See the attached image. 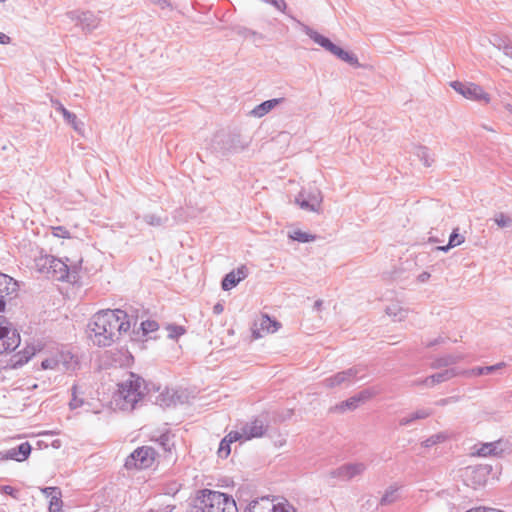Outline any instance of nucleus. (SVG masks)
<instances>
[{"label":"nucleus","mask_w":512,"mask_h":512,"mask_svg":"<svg viewBox=\"0 0 512 512\" xmlns=\"http://www.w3.org/2000/svg\"><path fill=\"white\" fill-rule=\"evenodd\" d=\"M167 330L169 332L168 336L171 339H176L185 333V329L182 326L177 325H169Z\"/></svg>","instance_id":"79ce46f5"},{"label":"nucleus","mask_w":512,"mask_h":512,"mask_svg":"<svg viewBox=\"0 0 512 512\" xmlns=\"http://www.w3.org/2000/svg\"><path fill=\"white\" fill-rule=\"evenodd\" d=\"M52 235L58 238H69V231L63 226L52 227Z\"/></svg>","instance_id":"de8ad7c7"},{"label":"nucleus","mask_w":512,"mask_h":512,"mask_svg":"<svg viewBox=\"0 0 512 512\" xmlns=\"http://www.w3.org/2000/svg\"><path fill=\"white\" fill-rule=\"evenodd\" d=\"M414 154L419 158L420 161L423 162L426 167H430L434 162L429 149L425 146L416 147Z\"/></svg>","instance_id":"c756f323"},{"label":"nucleus","mask_w":512,"mask_h":512,"mask_svg":"<svg viewBox=\"0 0 512 512\" xmlns=\"http://www.w3.org/2000/svg\"><path fill=\"white\" fill-rule=\"evenodd\" d=\"M288 237L291 240L300 242V243H307V242H313L316 239V236L304 231H301L299 229L290 231L288 233Z\"/></svg>","instance_id":"c85d7f7f"},{"label":"nucleus","mask_w":512,"mask_h":512,"mask_svg":"<svg viewBox=\"0 0 512 512\" xmlns=\"http://www.w3.org/2000/svg\"><path fill=\"white\" fill-rule=\"evenodd\" d=\"M494 450H495V447L492 443H488V444H485L483 445L479 450H478V454L480 456H489V455H492L494 453Z\"/></svg>","instance_id":"8fccbe9b"},{"label":"nucleus","mask_w":512,"mask_h":512,"mask_svg":"<svg viewBox=\"0 0 512 512\" xmlns=\"http://www.w3.org/2000/svg\"><path fill=\"white\" fill-rule=\"evenodd\" d=\"M302 27V31L310 38L312 39L316 44L324 48L326 51L330 52L331 54L335 55L339 59H341L344 62H347L348 64L359 67L360 64L358 62V58L355 54L350 53L348 51L343 50L339 46L332 43L328 38L321 35L317 31L313 30L309 26L300 23Z\"/></svg>","instance_id":"20e7f679"},{"label":"nucleus","mask_w":512,"mask_h":512,"mask_svg":"<svg viewBox=\"0 0 512 512\" xmlns=\"http://www.w3.org/2000/svg\"><path fill=\"white\" fill-rule=\"evenodd\" d=\"M52 105L78 134L84 133V123L79 121L74 113L68 111L58 100H52Z\"/></svg>","instance_id":"aec40b11"},{"label":"nucleus","mask_w":512,"mask_h":512,"mask_svg":"<svg viewBox=\"0 0 512 512\" xmlns=\"http://www.w3.org/2000/svg\"><path fill=\"white\" fill-rule=\"evenodd\" d=\"M429 278H430V273H428V272H422V273H420V274L418 275L417 280H418L419 282H421V283H424V282L428 281V280H429Z\"/></svg>","instance_id":"13d9d810"},{"label":"nucleus","mask_w":512,"mask_h":512,"mask_svg":"<svg viewBox=\"0 0 512 512\" xmlns=\"http://www.w3.org/2000/svg\"><path fill=\"white\" fill-rule=\"evenodd\" d=\"M489 42H490V44H492L494 47H496L499 50H502L503 46L505 44H507V42L504 39H502L500 36H498V35H493L489 39Z\"/></svg>","instance_id":"3c124183"},{"label":"nucleus","mask_w":512,"mask_h":512,"mask_svg":"<svg viewBox=\"0 0 512 512\" xmlns=\"http://www.w3.org/2000/svg\"><path fill=\"white\" fill-rule=\"evenodd\" d=\"M236 32L239 36H242L246 39H252L254 42L262 41L264 39V36L261 33L246 27H239Z\"/></svg>","instance_id":"72a5a7b5"},{"label":"nucleus","mask_w":512,"mask_h":512,"mask_svg":"<svg viewBox=\"0 0 512 512\" xmlns=\"http://www.w3.org/2000/svg\"><path fill=\"white\" fill-rule=\"evenodd\" d=\"M463 358H464V356L462 354H449V355H446V356L436 359L433 362L432 367L433 368H441V367L453 365V364H456L459 361H461Z\"/></svg>","instance_id":"bb28decb"},{"label":"nucleus","mask_w":512,"mask_h":512,"mask_svg":"<svg viewBox=\"0 0 512 512\" xmlns=\"http://www.w3.org/2000/svg\"><path fill=\"white\" fill-rule=\"evenodd\" d=\"M42 494L45 495L46 497H49L51 498L53 496V494H56L60 491V488L58 487H44V488H41L40 489Z\"/></svg>","instance_id":"5fc2aeb1"},{"label":"nucleus","mask_w":512,"mask_h":512,"mask_svg":"<svg viewBox=\"0 0 512 512\" xmlns=\"http://www.w3.org/2000/svg\"><path fill=\"white\" fill-rule=\"evenodd\" d=\"M131 323L128 315L121 309L103 310L96 313L88 325L91 341L99 347L114 343L122 333L129 331Z\"/></svg>","instance_id":"f257e3e1"},{"label":"nucleus","mask_w":512,"mask_h":512,"mask_svg":"<svg viewBox=\"0 0 512 512\" xmlns=\"http://www.w3.org/2000/svg\"><path fill=\"white\" fill-rule=\"evenodd\" d=\"M367 466L363 462L345 463L330 472L331 477L338 478L342 481H349L357 476L362 475Z\"/></svg>","instance_id":"ddd939ff"},{"label":"nucleus","mask_w":512,"mask_h":512,"mask_svg":"<svg viewBox=\"0 0 512 512\" xmlns=\"http://www.w3.org/2000/svg\"><path fill=\"white\" fill-rule=\"evenodd\" d=\"M67 17L88 32L96 29L99 24L98 17L91 11L74 10L68 12Z\"/></svg>","instance_id":"4468645a"},{"label":"nucleus","mask_w":512,"mask_h":512,"mask_svg":"<svg viewBox=\"0 0 512 512\" xmlns=\"http://www.w3.org/2000/svg\"><path fill=\"white\" fill-rule=\"evenodd\" d=\"M443 342H444V338L442 336H438V337H436L435 339H433L431 341H427L425 343V345L427 347H433V346H436V345L441 344Z\"/></svg>","instance_id":"6e6d98bb"},{"label":"nucleus","mask_w":512,"mask_h":512,"mask_svg":"<svg viewBox=\"0 0 512 512\" xmlns=\"http://www.w3.org/2000/svg\"><path fill=\"white\" fill-rule=\"evenodd\" d=\"M377 394V391L374 389H365L356 394L358 400L360 403H365L366 401L370 400Z\"/></svg>","instance_id":"ea45409f"},{"label":"nucleus","mask_w":512,"mask_h":512,"mask_svg":"<svg viewBox=\"0 0 512 512\" xmlns=\"http://www.w3.org/2000/svg\"><path fill=\"white\" fill-rule=\"evenodd\" d=\"M279 328V322L272 320L268 315L263 314L254 322L252 327V335L255 339H259L266 334L276 332Z\"/></svg>","instance_id":"2eb2a0df"},{"label":"nucleus","mask_w":512,"mask_h":512,"mask_svg":"<svg viewBox=\"0 0 512 512\" xmlns=\"http://www.w3.org/2000/svg\"><path fill=\"white\" fill-rule=\"evenodd\" d=\"M458 375H460L459 369H457V368L446 369L443 372L436 373V374L431 375L430 377H427L423 381V384H425L426 386L432 387L435 384L445 382V381L450 380L453 377L458 376Z\"/></svg>","instance_id":"4be33fe9"},{"label":"nucleus","mask_w":512,"mask_h":512,"mask_svg":"<svg viewBox=\"0 0 512 512\" xmlns=\"http://www.w3.org/2000/svg\"><path fill=\"white\" fill-rule=\"evenodd\" d=\"M451 247L449 246V243L446 245V246H439L437 247V250H441V251H448Z\"/></svg>","instance_id":"69168bd1"},{"label":"nucleus","mask_w":512,"mask_h":512,"mask_svg":"<svg viewBox=\"0 0 512 512\" xmlns=\"http://www.w3.org/2000/svg\"><path fill=\"white\" fill-rule=\"evenodd\" d=\"M247 276V269L245 266H241L237 268V270H233L225 275L222 280V289L225 291L231 290L234 288L241 280L245 279Z\"/></svg>","instance_id":"412c9836"},{"label":"nucleus","mask_w":512,"mask_h":512,"mask_svg":"<svg viewBox=\"0 0 512 512\" xmlns=\"http://www.w3.org/2000/svg\"><path fill=\"white\" fill-rule=\"evenodd\" d=\"M493 221L499 228H512V217L503 212L496 213Z\"/></svg>","instance_id":"f704fd0d"},{"label":"nucleus","mask_w":512,"mask_h":512,"mask_svg":"<svg viewBox=\"0 0 512 512\" xmlns=\"http://www.w3.org/2000/svg\"><path fill=\"white\" fill-rule=\"evenodd\" d=\"M213 311L215 314H220L223 312V306L220 303H217L216 305H214Z\"/></svg>","instance_id":"e2e57ef3"},{"label":"nucleus","mask_w":512,"mask_h":512,"mask_svg":"<svg viewBox=\"0 0 512 512\" xmlns=\"http://www.w3.org/2000/svg\"><path fill=\"white\" fill-rule=\"evenodd\" d=\"M147 512H158V511H154V510H149V511H147Z\"/></svg>","instance_id":"774afa93"},{"label":"nucleus","mask_w":512,"mask_h":512,"mask_svg":"<svg viewBox=\"0 0 512 512\" xmlns=\"http://www.w3.org/2000/svg\"><path fill=\"white\" fill-rule=\"evenodd\" d=\"M61 498H62L61 490L58 493L53 494V496L50 498V501H49V506H48L49 512H62L63 502H62Z\"/></svg>","instance_id":"c9c22d12"},{"label":"nucleus","mask_w":512,"mask_h":512,"mask_svg":"<svg viewBox=\"0 0 512 512\" xmlns=\"http://www.w3.org/2000/svg\"><path fill=\"white\" fill-rule=\"evenodd\" d=\"M244 512H295L287 502H279L268 496L252 500Z\"/></svg>","instance_id":"6e6552de"},{"label":"nucleus","mask_w":512,"mask_h":512,"mask_svg":"<svg viewBox=\"0 0 512 512\" xmlns=\"http://www.w3.org/2000/svg\"><path fill=\"white\" fill-rule=\"evenodd\" d=\"M322 305H323V301L322 300H317V301H315L313 308L316 311H320Z\"/></svg>","instance_id":"0e129e2a"},{"label":"nucleus","mask_w":512,"mask_h":512,"mask_svg":"<svg viewBox=\"0 0 512 512\" xmlns=\"http://www.w3.org/2000/svg\"><path fill=\"white\" fill-rule=\"evenodd\" d=\"M41 367L44 370H53V371L59 370V364L56 361L53 351L47 353L46 356L42 359Z\"/></svg>","instance_id":"2f4dec72"},{"label":"nucleus","mask_w":512,"mask_h":512,"mask_svg":"<svg viewBox=\"0 0 512 512\" xmlns=\"http://www.w3.org/2000/svg\"><path fill=\"white\" fill-rule=\"evenodd\" d=\"M506 366H507V364L505 362H499V363H497L495 365L485 366L484 367V373H485V375H489V374H492V373L500 372Z\"/></svg>","instance_id":"49530a36"},{"label":"nucleus","mask_w":512,"mask_h":512,"mask_svg":"<svg viewBox=\"0 0 512 512\" xmlns=\"http://www.w3.org/2000/svg\"><path fill=\"white\" fill-rule=\"evenodd\" d=\"M143 220L150 226L159 227L167 221V218H162L155 214H147L143 217Z\"/></svg>","instance_id":"58836bf2"},{"label":"nucleus","mask_w":512,"mask_h":512,"mask_svg":"<svg viewBox=\"0 0 512 512\" xmlns=\"http://www.w3.org/2000/svg\"><path fill=\"white\" fill-rule=\"evenodd\" d=\"M20 335L13 324L0 315V355L14 351L20 344Z\"/></svg>","instance_id":"423d86ee"},{"label":"nucleus","mask_w":512,"mask_h":512,"mask_svg":"<svg viewBox=\"0 0 512 512\" xmlns=\"http://www.w3.org/2000/svg\"><path fill=\"white\" fill-rule=\"evenodd\" d=\"M2 491L5 493V494H8V495H11L13 497H15L14 495V492H15V489L11 486H3L2 487Z\"/></svg>","instance_id":"052dcab7"},{"label":"nucleus","mask_w":512,"mask_h":512,"mask_svg":"<svg viewBox=\"0 0 512 512\" xmlns=\"http://www.w3.org/2000/svg\"><path fill=\"white\" fill-rule=\"evenodd\" d=\"M267 425L261 419H255L243 426L241 440H250L252 438L262 437L266 432Z\"/></svg>","instance_id":"6ab92c4d"},{"label":"nucleus","mask_w":512,"mask_h":512,"mask_svg":"<svg viewBox=\"0 0 512 512\" xmlns=\"http://www.w3.org/2000/svg\"><path fill=\"white\" fill-rule=\"evenodd\" d=\"M156 452L152 447L142 446L132 452L125 461L127 469H145L154 463Z\"/></svg>","instance_id":"1a4fd4ad"},{"label":"nucleus","mask_w":512,"mask_h":512,"mask_svg":"<svg viewBox=\"0 0 512 512\" xmlns=\"http://www.w3.org/2000/svg\"><path fill=\"white\" fill-rule=\"evenodd\" d=\"M267 3L275 7L278 11L285 13L286 12V2L285 0H265Z\"/></svg>","instance_id":"09e8293b"},{"label":"nucleus","mask_w":512,"mask_h":512,"mask_svg":"<svg viewBox=\"0 0 512 512\" xmlns=\"http://www.w3.org/2000/svg\"><path fill=\"white\" fill-rule=\"evenodd\" d=\"M141 328L144 335L154 332L158 329V323L153 320H147L141 323Z\"/></svg>","instance_id":"a19ab883"},{"label":"nucleus","mask_w":512,"mask_h":512,"mask_svg":"<svg viewBox=\"0 0 512 512\" xmlns=\"http://www.w3.org/2000/svg\"><path fill=\"white\" fill-rule=\"evenodd\" d=\"M458 400H459L458 396H450V397L443 398V399L436 401L435 404L437 406H445L448 404L456 403Z\"/></svg>","instance_id":"864d4df0"},{"label":"nucleus","mask_w":512,"mask_h":512,"mask_svg":"<svg viewBox=\"0 0 512 512\" xmlns=\"http://www.w3.org/2000/svg\"><path fill=\"white\" fill-rule=\"evenodd\" d=\"M10 41H11V38L8 35L0 32V44H3V45L9 44Z\"/></svg>","instance_id":"bf43d9fd"},{"label":"nucleus","mask_w":512,"mask_h":512,"mask_svg":"<svg viewBox=\"0 0 512 512\" xmlns=\"http://www.w3.org/2000/svg\"><path fill=\"white\" fill-rule=\"evenodd\" d=\"M360 401L358 400L357 396L354 395L350 397L349 399L343 401L341 404L336 406L337 409L344 412L346 410H355L360 405Z\"/></svg>","instance_id":"4c0bfd02"},{"label":"nucleus","mask_w":512,"mask_h":512,"mask_svg":"<svg viewBox=\"0 0 512 512\" xmlns=\"http://www.w3.org/2000/svg\"><path fill=\"white\" fill-rule=\"evenodd\" d=\"M464 242V237L462 235H459L457 233V229H455L450 237H449V246L450 247H456Z\"/></svg>","instance_id":"c03bdc74"},{"label":"nucleus","mask_w":512,"mask_h":512,"mask_svg":"<svg viewBox=\"0 0 512 512\" xmlns=\"http://www.w3.org/2000/svg\"><path fill=\"white\" fill-rule=\"evenodd\" d=\"M284 101L285 98H274L264 101L261 104L257 105L252 110V114L255 117L261 118L265 116L267 113H269L271 110H273L275 107H277L279 104L283 103Z\"/></svg>","instance_id":"b1692460"},{"label":"nucleus","mask_w":512,"mask_h":512,"mask_svg":"<svg viewBox=\"0 0 512 512\" xmlns=\"http://www.w3.org/2000/svg\"><path fill=\"white\" fill-rule=\"evenodd\" d=\"M386 313L393 318L394 321H402L406 318L408 311L397 303H393L386 308Z\"/></svg>","instance_id":"cd10ccee"},{"label":"nucleus","mask_w":512,"mask_h":512,"mask_svg":"<svg viewBox=\"0 0 512 512\" xmlns=\"http://www.w3.org/2000/svg\"><path fill=\"white\" fill-rule=\"evenodd\" d=\"M18 289L17 282L10 276L0 273V311L4 310L6 298L16 293Z\"/></svg>","instance_id":"a211bd4d"},{"label":"nucleus","mask_w":512,"mask_h":512,"mask_svg":"<svg viewBox=\"0 0 512 512\" xmlns=\"http://www.w3.org/2000/svg\"><path fill=\"white\" fill-rule=\"evenodd\" d=\"M57 363L59 364L58 372H72L78 369V358L68 350H53Z\"/></svg>","instance_id":"dca6fc26"},{"label":"nucleus","mask_w":512,"mask_h":512,"mask_svg":"<svg viewBox=\"0 0 512 512\" xmlns=\"http://www.w3.org/2000/svg\"><path fill=\"white\" fill-rule=\"evenodd\" d=\"M31 449V445L28 442H23L17 447L0 451V462L6 460L25 461L29 457Z\"/></svg>","instance_id":"f3484780"},{"label":"nucleus","mask_w":512,"mask_h":512,"mask_svg":"<svg viewBox=\"0 0 512 512\" xmlns=\"http://www.w3.org/2000/svg\"><path fill=\"white\" fill-rule=\"evenodd\" d=\"M323 197L319 189L302 190L295 197V202L303 210L310 212H321Z\"/></svg>","instance_id":"f8f14e48"},{"label":"nucleus","mask_w":512,"mask_h":512,"mask_svg":"<svg viewBox=\"0 0 512 512\" xmlns=\"http://www.w3.org/2000/svg\"><path fill=\"white\" fill-rule=\"evenodd\" d=\"M398 487L390 486L381 497V505H390L398 500Z\"/></svg>","instance_id":"7c9ffc66"},{"label":"nucleus","mask_w":512,"mask_h":512,"mask_svg":"<svg viewBox=\"0 0 512 512\" xmlns=\"http://www.w3.org/2000/svg\"><path fill=\"white\" fill-rule=\"evenodd\" d=\"M460 375L466 376V377H477L485 375L484 373V367H476L470 370H460Z\"/></svg>","instance_id":"37998d69"},{"label":"nucleus","mask_w":512,"mask_h":512,"mask_svg":"<svg viewBox=\"0 0 512 512\" xmlns=\"http://www.w3.org/2000/svg\"><path fill=\"white\" fill-rule=\"evenodd\" d=\"M491 471L490 465L468 466L463 474L465 484L473 489L482 487L487 483Z\"/></svg>","instance_id":"9b49d317"},{"label":"nucleus","mask_w":512,"mask_h":512,"mask_svg":"<svg viewBox=\"0 0 512 512\" xmlns=\"http://www.w3.org/2000/svg\"><path fill=\"white\" fill-rule=\"evenodd\" d=\"M146 392L144 379L129 373L127 378L118 384V390L113 397L115 405L123 411H132L144 399Z\"/></svg>","instance_id":"f03ea898"},{"label":"nucleus","mask_w":512,"mask_h":512,"mask_svg":"<svg viewBox=\"0 0 512 512\" xmlns=\"http://www.w3.org/2000/svg\"><path fill=\"white\" fill-rule=\"evenodd\" d=\"M194 512H238L232 496L219 491L203 489L194 499Z\"/></svg>","instance_id":"7ed1b4c3"},{"label":"nucleus","mask_w":512,"mask_h":512,"mask_svg":"<svg viewBox=\"0 0 512 512\" xmlns=\"http://www.w3.org/2000/svg\"><path fill=\"white\" fill-rule=\"evenodd\" d=\"M173 402V396H170L169 392L161 393L156 400V403L160 406H170Z\"/></svg>","instance_id":"a18cd8bd"},{"label":"nucleus","mask_w":512,"mask_h":512,"mask_svg":"<svg viewBox=\"0 0 512 512\" xmlns=\"http://www.w3.org/2000/svg\"><path fill=\"white\" fill-rule=\"evenodd\" d=\"M72 398L69 402L70 409L74 410L84 405V399L79 397V388L77 385H73L71 388Z\"/></svg>","instance_id":"e433bc0d"},{"label":"nucleus","mask_w":512,"mask_h":512,"mask_svg":"<svg viewBox=\"0 0 512 512\" xmlns=\"http://www.w3.org/2000/svg\"><path fill=\"white\" fill-rule=\"evenodd\" d=\"M69 261V259H67ZM81 260L77 263L64 262L61 259L55 258L51 269L48 270L46 276L52 277L60 281H75Z\"/></svg>","instance_id":"9d476101"},{"label":"nucleus","mask_w":512,"mask_h":512,"mask_svg":"<svg viewBox=\"0 0 512 512\" xmlns=\"http://www.w3.org/2000/svg\"><path fill=\"white\" fill-rule=\"evenodd\" d=\"M448 439V434L446 432H439L434 435H431L426 440L422 442V445L426 448H430L439 443H443Z\"/></svg>","instance_id":"473e14b6"},{"label":"nucleus","mask_w":512,"mask_h":512,"mask_svg":"<svg viewBox=\"0 0 512 512\" xmlns=\"http://www.w3.org/2000/svg\"><path fill=\"white\" fill-rule=\"evenodd\" d=\"M238 440H241V434L238 431H232L225 438H223L219 444V457L226 458L231 452L230 445Z\"/></svg>","instance_id":"393cba45"},{"label":"nucleus","mask_w":512,"mask_h":512,"mask_svg":"<svg viewBox=\"0 0 512 512\" xmlns=\"http://www.w3.org/2000/svg\"><path fill=\"white\" fill-rule=\"evenodd\" d=\"M364 367L357 365L338 372L322 381L326 388L349 387L364 377Z\"/></svg>","instance_id":"39448f33"},{"label":"nucleus","mask_w":512,"mask_h":512,"mask_svg":"<svg viewBox=\"0 0 512 512\" xmlns=\"http://www.w3.org/2000/svg\"><path fill=\"white\" fill-rule=\"evenodd\" d=\"M153 3H156V4H164L166 3V0H151Z\"/></svg>","instance_id":"338daca9"},{"label":"nucleus","mask_w":512,"mask_h":512,"mask_svg":"<svg viewBox=\"0 0 512 512\" xmlns=\"http://www.w3.org/2000/svg\"><path fill=\"white\" fill-rule=\"evenodd\" d=\"M503 52L506 56L512 58V44L511 43H507L503 46Z\"/></svg>","instance_id":"4d7b16f0"},{"label":"nucleus","mask_w":512,"mask_h":512,"mask_svg":"<svg viewBox=\"0 0 512 512\" xmlns=\"http://www.w3.org/2000/svg\"><path fill=\"white\" fill-rule=\"evenodd\" d=\"M34 354H35V348H31V351L30 350L24 351L23 357L25 358V362H27Z\"/></svg>","instance_id":"680f3d73"},{"label":"nucleus","mask_w":512,"mask_h":512,"mask_svg":"<svg viewBox=\"0 0 512 512\" xmlns=\"http://www.w3.org/2000/svg\"><path fill=\"white\" fill-rule=\"evenodd\" d=\"M56 257L48 254H40L35 258V266L37 270L42 274H47L48 270L51 269Z\"/></svg>","instance_id":"a878e982"},{"label":"nucleus","mask_w":512,"mask_h":512,"mask_svg":"<svg viewBox=\"0 0 512 512\" xmlns=\"http://www.w3.org/2000/svg\"><path fill=\"white\" fill-rule=\"evenodd\" d=\"M433 414V410L429 408L418 409L406 416L399 419L400 426H409L416 420H422L430 417Z\"/></svg>","instance_id":"5701e85b"},{"label":"nucleus","mask_w":512,"mask_h":512,"mask_svg":"<svg viewBox=\"0 0 512 512\" xmlns=\"http://www.w3.org/2000/svg\"><path fill=\"white\" fill-rule=\"evenodd\" d=\"M500 98H501V104L502 106L505 108V110H507L509 113L512 114V103L509 101V97L510 95L509 94H499Z\"/></svg>","instance_id":"603ef678"},{"label":"nucleus","mask_w":512,"mask_h":512,"mask_svg":"<svg viewBox=\"0 0 512 512\" xmlns=\"http://www.w3.org/2000/svg\"><path fill=\"white\" fill-rule=\"evenodd\" d=\"M450 86L454 91L468 100L482 102L485 104H488L491 101L490 95L476 83L452 81L450 82Z\"/></svg>","instance_id":"0eeeda50"}]
</instances>
